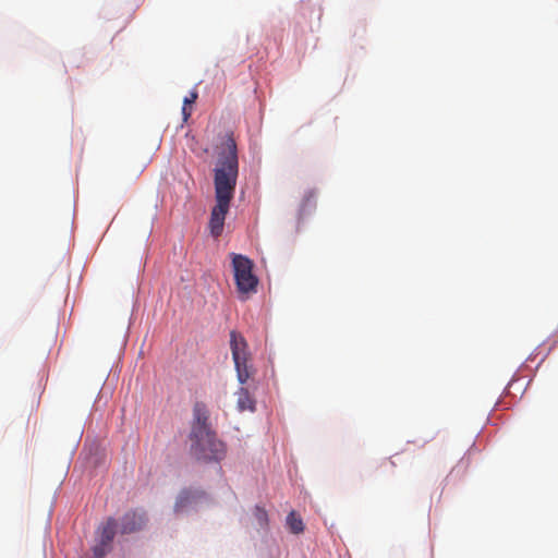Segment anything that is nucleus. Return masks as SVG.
Listing matches in <instances>:
<instances>
[{"label": "nucleus", "instance_id": "f257e3e1", "mask_svg": "<svg viewBox=\"0 0 558 558\" xmlns=\"http://www.w3.org/2000/svg\"><path fill=\"white\" fill-rule=\"evenodd\" d=\"M239 175L236 143L232 135L218 147V158L214 168V186L216 205L211 209L209 228L214 236L222 233L226 216L234 196Z\"/></svg>", "mask_w": 558, "mask_h": 558}, {"label": "nucleus", "instance_id": "f03ea898", "mask_svg": "<svg viewBox=\"0 0 558 558\" xmlns=\"http://www.w3.org/2000/svg\"><path fill=\"white\" fill-rule=\"evenodd\" d=\"M191 453L202 461H219L223 458L225 444L217 439L209 423V411L204 402L197 401L193 407V422L190 434Z\"/></svg>", "mask_w": 558, "mask_h": 558}, {"label": "nucleus", "instance_id": "9d476101", "mask_svg": "<svg viewBox=\"0 0 558 558\" xmlns=\"http://www.w3.org/2000/svg\"><path fill=\"white\" fill-rule=\"evenodd\" d=\"M196 99H197V92H192L190 97H185L184 98L183 108H182V114H183L185 121L191 116V111L187 110V105L194 104Z\"/></svg>", "mask_w": 558, "mask_h": 558}, {"label": "nucleus", "instance_id": "7ed1b4c3", "mask_svg": "<svg viewBox=\"0 0 558 558\" xmlns=\"http://www.w3.org/2000/svg\"><path fill=\"white\" fill-rule=\"evenodd\" d=\"M230 349L236 371L238 380L241 385H243L252 376L253 367L248 363L251 360L248 344L245 338L235 330L230 332Z\"/></svg>", "mask_w": 558, "mask_h": 558}, {"label": "nucleus", "instance_id": "6e6552de", "mask_svg": "<svg viewBox=\"0 0 558 558\" xmlns=\"http://www.w3.org/2000/svg\"><path fill=\"white\" fill-rule=\"evenodd\" d=\"M287 525L291 533L301 534L304 531V524L301 517L295 512L291 511L287 515Z\"/></svg>", "mask_w": 558, "mask_h": 558}, {"label": "nucleus", "instance_id": "1a4fd4ad", "mask_svg": "<svg viewBox=\"0 0 558 558\" xmlns=\"http://www.w3.org/2000/svg\"><path fill=\"white\" fill-rule=\"evenodd\" d=\"M253 515L259 525V527L267 530L269 525L268 513L265 508L256 506L253 511Z\"/></svg>", "mask_w": 558, "mask_h": 558}, {"label": "nucleus", "instance_id": "20e7f679", "mask_svg": "<svg viewBox=\"0 0 558 558\" xmlns=\"http://www.w3.org/2000/svg\"><path fill=\"white\" fill-rule=\"evenodd\" d=\"M233 276L240 294L256 292L257 277L253 274V262L241 254H231Z\"/></svg>", "mask_w": 558, "mask_h": 558}, {"label": "nucleus", "instance_id": "f8f14e48", "mask_svg": "<svg viewBox=\"0 0 558 558\" xmlns=\"http://www.w3.org/2000/svg\"><path fill=\"white\" fill-rule=\"evenodd\" d=\"M386 465H390L391 468L396 466L395 462L390 459L383 461L381 466H386Z\"/></svg>", "mask_w": 558, "mask_h": 558}, {"label": "nucleus", "instance_id": "39448f33", "mask_svg": "<svg viewBox=\"0 0 558 558\" xmlns=\"http://www.w3.org/2000/svg\"><path fill=\"white\" fill-rule=\"evenodd\" d=\"M145 521L146 519L144 513L136 511L128 512L121 520V533L129 534L136 532L143 527Z\"/></svg>", "mask_w": 558, "mask_h": 558}, {"label": "nucleus", "instance_id": "9b49d317", "mask_svg": "<svg viewBox=\"0 0 558 558\" xmlns=\"http://www.w3.org/2000/svg\"><path fill=\"white\" fill-rule=\"evenodd\" d=\"M316 194L314 191H308L303 199V207H306L307 205L315 203Z\"/></svg>", "mask_w": 558, "mask_h": 558}, {"label": "nucleus", "instance_id": "423d86ee", "mask_svg": "<svg viewBox=\"0 0 558 558\" xmlns=\"http://www.w3.org/2000/svg\"><path fill=\"white\" fill-rule=\"evenodd\" d=\"M236 408L240 412L255 411V400L252 398L246 388L241 387L236 391Z\"/></svg>", "mask_w": 558, "mask_h": 558}, {"label": "nucleus", "instance_id": "0eeeda50", "mask_svg": "<svg viewBox=\"0 0 558 558\" xmlns=\"http://www.w3.org/2000/svg\"><path fill=\"white\" fill-rule=\"evenodd\" d=\"M117 522L113 518H109L107 522L104 524L100 531L99 541L104 542V544L111 545L114 535H116Z\"/></svg>", "mask_w": 558, "mask_h": 558}]
</instances>
